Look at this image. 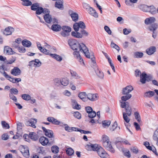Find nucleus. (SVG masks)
I'll return each mask as SVG.
<instances>
[{
  "label": "nucleus",
  "mask_w": 158,
  "mask_h": 158,
  "mask_svg": "<svg viewBox=\"0 0 158 158\" xmlns=\"http://www.w3.org/2000/svg\"><path fill=\"white\" fill-rule=\"evenodd\" d=\"M69 44L71 48L73 50L77 51L73 52V55L74 58L80 63L84 64V61L80 54L79 51L83 52L87 58L91 59L93 62L95 60V58L93 53H89L88 48L83 43H80L75 40H72L69 42Z\"/></svg>",
  "instance_id": "f257e3e1"
},
{
  "label": "nucleus",
  "mask_w": 158,
  "mask_h": 158,
  "mask_svg": "<svg viewBox=\"0 0 158 158\" xmlns=\"http://www.w3.org/2000/svg\"><path fill=\"white\" fill-rule=\"evenodd\" d=\"M73 28L76 32L73 31L71 33L72 35L74 37L77 38H81L82 35L87 36L88 33L84 29L85 28V26L84 23L80 21L78 23H75L73 25Z\"/></svg>",
  "instance_id": "f03ea898"
},
{
  "label": "nucleus",
  "mask_w": 158,
  "mask_h": 158,
  "mask_svg": "<svg viewBox=\"0 0 158 158\" xmlns=\"http://www.w3.org/2000/svg\"><path fill=\"white\" fill-rule=\"evenodd\" d=\"M102 142L103 146L107 150L112 153L115 152V150L112 147L111 142L110 141L109 137L106 135H103L102 136Z\"/></svg>",
  "instance_id": "7ed1b4c3"
},
{
  "label": "nucleus",
  "mask_w": 158,
  "mask_h": 158,
  "mask_svg": "<svg viewBox=\"0 0 158 158\" xmlns=\"http://www.w3.org/2000/svg\"><path fill=\"white\" fill-rule=\"evenodd\" d=\"M120 103L121 107L125 109L126 114H127L128 116H130L131 114L132 110L130 106L129 103L128 102H120Z\"/></svg>",
  "instance_id": "20e7f679"
},
{
  "label": "nucleus",
  "mask_w": 158,
  "mask_h": 158,
  "mask_svg": "<svg viewBox=\"0 0 158 158\" xmlns=\"http://www.w3.org/2000/svg\"><path fill=\"white\" fill-rule=\"evenodd\" d=\"M50 11L45 13L44 15V18L45 21L48 23H57V20L55 18H52L51 16L49 15Z\"/></svg>",
  "instance_id": "39448f33"
},
{
  "label": "nucleus",
  "mask_w": 158,
  "mask_h": 158,
  "mask_svg": "<svg viewBox=\"0 0 158 158\" xmlns=\"http://www.w3.org/2000/svg\"><path fill=\"white\" fill-rule=\"evenodd\" d=\"M97 153L98 155L102 158H109V155L105 151L104 149L100 146L97 150Z\"/></svg>",
  "instance_id": "423d86ee"
},
{
  "label": "nucleus",
  "mask_w": 158,
  "mask_h": 158,
  "mask_svg": "<svg viewBox=\"0 0 158 158\" xmlns=\"http://www.w3.org/2000/svg\"><path fill=\"white\" fill-rule=\"evenodd\" d=\"M20 149L23 156L26 158L29 156V151L27 146L21 145L20 147Z\"/></svg>",
  "instance_id": "0eeeda50"
},
{
  "label": "nucleus",
  "mask_w": 158,
  "mask_h": 158,
  "mask_svg": "<svg viewBox=\"0 0 158 158\" xmlns=\"http://www.w3.org/2000/svg\"><path fill=\"white\" fill-rule=\"evenodd\" d=\"M100 147L97 144H92L90 143L85 146V148L88 151H97V150Z\"/></svg>",
  "instance_id": "6e6552de"
},
{
  "label": "nucleus",
  "mask_w": 158,
  "mask_h": 158,
  "mask_svg": "<svg viewBox=\"0 0 158 158\" xmlns=\"http://www.w3.org/2000/svg\"><path fill=\"white\" fill-rule=\"evenodd\" d=\"M149 77L145 73H142L140 75V81L143 84H145L146 81H149L150 79Z\"/></svg>",
  "instance_id": "1a4fd4ad"
},
{
  "label": "nucleus",
  "mask_w": 158,
  "mask_h": 158,
  "mask_svg": "<svg viewBox=\"0 0 158 158\" xmlns=\"http://www.w3.org/2000/svg\"><path fill=\"white\" fill-rule=\"evenodd\" d=\"M37 123V120L35 119L31 118L28 121H26L25 124L27 126H30L33 128H35V124Z\"/></svg>",
  "instance_id": "9d476101"
},
{
  "label": "nucleus",
  "mask_w": 158,
  "mask_h": 158,
  "mask_svg": "<svg viewBox=\"0 0 158 158\" xmlns=\"http://www.w3.org/2000/svg\"><path fill=\"white\" fill-rule=\"evenodd\" d=\"M14 28L11 27H8L6 28L3 31V34L6 35H11L12 32L14 31Z\"/></svg>",
  "instance_id": "9b49d317"
},
{
  "label": "nucleus",
  "mask_w": 158,
  "mask_h": 158,
  "mask_svg": "<svg viewBox=\"0 0 158 158\" xmlns=\"http://www.w3.org/2000/svg\"><path fill=\"white\" fill-rule=\"evenodd\" d=\"M47 120L51 123L56 125H59L61 123L60 121L52 117H48L47 118Z\"/></svg>",
  "instance_id": "f8f14e48"
},
{
  "label": "nucleus",
  "mask_w": 158,
  "mask_h": 158,
  "mask_svg": "<svg viewBox=\"0 0 158 158\" xmlns=\"http://www.w3.org/2000/svg\"><path fill=\"white\" fill-rule=\"evenodd\" d=\"M24 136L27 137V138H30L33 140H36L38 138L37 135L34 132L30 133L29 135L25 134L24 135Z\"/></svg>",
  "instance_id": "ddd939ff"
},
{
  "label": "nucleus",
  "mask_w": 158,
  "mask_h": 158,
  "mask_svg": "<svg viewBox=\"0 0 158 158\" xmlns=\"http://www.w3.org/2000/svg\"><path fill=\"white\" fill-rule=\"evenodd\" d=\"M133 89V88L131 85H128L124 88L122 90V94L123 95L129 94Z\"/></svg>",
  "instance_id": "4468645a"
},
{
  "label": "nucleus",
  "mask_w": 158,
  "mask_h": 158,
  "mask_svg": "<svg viewBox=\"0 0 158 158\" xmlns=\"http://www.w3.org/2000/svg\"><path fill=\"white\" fill-rule=\"evenodd\" d=\"M42 128L46 136L49 138H51L53 136V133L52 130L47 129L44 127H42Z\"/></svg>",
  "instance_id": "2eb2a0df"
},
{
  "label": "nucleus",
  "mask_w": 158,
  "mask_h": 158,
  "mask_svg": "<svg viewBox=\"0 0 158 158\" xmlns=\"http://www.w3.org/2000/svg\"><path fill=\"white\" fill-rule=\"evenodd\" d=\"M86 9L87 10L89 13L91 15L95 18H97L98 17V13L96 12L95 10L92 8L88 6V7L86 8Z\"/></svg>",
  "instance_id": "dca6fc26"
},
{
  "label": "nucleus",
  "mask_w": 158,
  "mask_h": 158,
  "mask_svg": "<svg viewBox=\"0 0 158 158\" xmlns=\"http://www.w3.org/2000/svg\"><path fill=\"white\" fill-rule=\"evenodd\" d=\"M21 70L17 67H15L11 71V73L14 76H17L20 74Z\"/></svg>",
  "instance_id": "f3484780"
},
{
  "label": "nucleus",
  "mask_w": 158,
  "mask_h": 158,
  "mask_svg": "<svg viewBox=\"0 0 158 158\" xmlns=\"http://www.w3.org/2000/svg\"><path fill=\"white\" fill-rule=\"evenodd\" d=\"M56 1L55 5V7L60 9H63L64 8L63 0H56Z\"/></svg>",
  "instance_id": "a211bd4d"
},
{
  "label": "nucleus",
  "mask_w": 158,
  "mask_h": 158,
  "mask_svg": "<svg viewBox=\"0 0 158 158\" xmlns=\"http://www.w3.org/2000/svg\"><path fill=\"white\" fill-rule=\"evenodd\" d=\"M39 141L43 146L46 145L49 143L48 139L44 136L40 137L39 139Z\"/></svg>",
  "instance_id": "6ab92c4d"
},
{
  "label": "nucleus",
  "mask_w": 158,
  "mask_h": 158,
  "mask_svg": "<svg viewBox=\"0 0 158 158\" xmlns=\"http://www.w3.org/2000/svg\"><path fill=\"white\" fill-rule=\"evenodd\" d=\"M36 11V14L37 15H40L42 13L45 14L49 12V10L48 9L45 8L43 9L42 7L40 6Z\"/></svg>",
  "instance_id": "aec40b11"
},
{
  "label": "nucleus",
  "mask_w": 158,
  "mask_h": 158,
  "mask_svg": "<svg viewBox=\"0 0 158 158\" xmlns=\"http://www.w3.org/2000/svg\"><path fill=\"white\" fill-rule=\"evenodd\" d=\"M156 51V48L155 47L151 46L146 50V53L149 55L153 54Z\"/></svg>",
  "instance_id": "412c9836"
},
{
  "label": "nucleus",
  "mask_w": 158,
  "mask_h": 158,
  "mask_svg": "<svg viewBox=\"0 0 158 158\" xmlns=\"http://www.w3.org/2000/svg\"><path fill=\"white\" fill-rule=\"evenodd\" d=\"M69 14L70 15L73 21L76 22L78 20V16L77 14L73 12L72 10H71L69 11Z\"/></svg>",
  "instance_id": "4be33fe9"
},
{
  "label": "nucleus",
  "mask_w": 158,
  "mask_h": 158,
  "mask_svg": "<svg viewBox=\"0 0 158 158\" xmlns=\"http://www.w3.org/2000/svg\"><path fill=\"white\" fill-rule=\"evenodd\" d=\"M37 46L38 49L41 52H43L46 55H49L50 54V51L44 48L41 46V44H37Z\"/></svg>",
  "instance_id": "5701e85b"
},
{
  "label": "nucleus",
  "mask_w": 158,
  "mask_h": 158,
  "mask_svg": "<svg viewBox=\"0 0 158 158\" xmlns=\"http://www.w3.org/2000/svg\"><path fill=\"white\" fill-rule=\"evenodd\" d=\"M87 99L92 101H94L98 99L97 95L96 94H89L87 95Z\"/></svg>",
  "instance_id": "b1692460"
},
{
  "label": "nucleus",
  "mask_w": 158,
  "mask_h": 158,
  "mask_svg": "<svg viewBox=\"0 0 158 158\" xmlns=\"http://www.w3.org/2000/svg\"><path fill=\"white\" fill-rule=\"evenodd\" d=\"M87 95L85 92H81L79 94L78 96L79 98L82 100L83 101L85 102L87 100Z\"/></svg>",
  "instance_id": "393cba45"
},
{
  "label": "nucleus",
  "mask_w": 158,
  "mask_h": 158,
  "mask_svg": "<svg viewBox=\"0 0 158 158\" xmlns=\"http://www.w3.org/2000/svg\"><path fill=\"white\" fill-rule=\"evenodd\" d=\"M4 52L8 55L14 54V52L12 49L8 46H5L4 48Z\"/></svg>",
  "instance_id": "a878e982"
},
{
  "label": "nucleus",
  "mask_w": 158,
  "mask_h": 158,
  "mask_svg": "<svg viewBox=\"0 0 158 158\" xmlns=\"http://www.w3.org/2000/svg\"><path fill=\"white\" fill-rule=\"evenodd\" d=\"M155 21V19L153 17H150L146 18L145 20V23L146 24H148L154 23Z\"/></svg>",
  "instance_id": "bb28decb"
},
{
  "label": "nucleus",
  "mask_w": 158,
  "mask_h": 158,
  "mask_svg": "<svg viewBox=\"0 0 158 158\" xmlns=\"http://www.w3.org/2000/svg\"><path fill=\"white\" fill-rule=\"evenodd\" d=\"M3 76L7 79L9 80L10 82L13 83H15V78L11 77L9 75L7 74L6 72L4 71L3 73Z\"/></svg>",
  "instance_id": "cd10ccee"
},
{
  "label": "nucleus",
  "mask_w": 158,
  "mask_h": 158,
  "mask_svg": "<svg viewBox=\"0 0 158 158\" xmlns=\"http://www.w3.org/2000/svg\"><path fill=\"white\" fill-rule=\"evenodd\" d=\"M22 43L23 46L27 47H30L31 44V42L27 40H23Z\"/></svg>",
  "instance_id": "c85d7f7f"
},
{
  "label": "nucleus",
  "mask_w": 158,
  "mask_h": 158,
  "mask_svg": "<svg viewBox=\"0 0 158 158\" xmlns=\"http://www.w3.org/2000/svg\"><path fill=\"white\" fill-rule=\"evenodd\" d=\"M61 27L58 24H53L51 27L52 29L54 31H58L61 30Z\"/></svg>",
  "instance_id": "c756f323"
},
{
  "label": "nucleus",
  "mask_w": 158,
  "mask_h": 158,
  "mask_svg": "<svg viewBox=\"0 0 158 158\" xmlns=\"http://www.w3.org/2000/svg\"><path fill=\"white\" fill-rule=\"evenodd\" d=\"M52 58L56 59L57 60L60 61L62 60V58L60 56L56 54H49Z\"/></svg>",
  "instance_id": "7c9ffc66"
},
{
  "label": "nucleus",
  "mask_w": 158,
  "mask_h": 158,
  "mask_svg": "<svg viewBox=\"0 0 158 158\" xmlns=\"http://www.w3.org/2000/svg\"><path fill=\"white\" fill-rule=\"evenodd\" d=\"M143 56V53L141 52H136L134 53V57L135 58H141Z\"/></svg>",
  "instance_id": "2f4dec72"
},
{
  "label": "nucleus",
  "mask_w": 158,
  "mask_h": 158,
  "mask_svg": "<svg viewBox=\"0 0 158 158\" xmlns=\"http://www.w3.org/2000/svg\"><path fill=\"white\" fill-rule=\"evenodd\" d=\"M157 25L156 23H153L151 25L148 27V29L151 31H155L157 29Z\"/></svg>",
  "instance_id": "473e14b6"
},
{
  "label": "nucleus",
  "mask_w": 158,
  "mask_h": 158,
  "mask_svg": "<svg viewBox=\"0 0 158 158\" xmlns=\"http://www.w3.org/2000/svg\"><path fill=\"white\" fill-rule=\"evenodd\" d=\"M149 6L145 5H141L140 6V8L144 12H148L149 10Z\"/></svg>",
  "instance_id": "72a5a7b5"
},
{
  "label": "nucleus",
  "mask_w": 158,
  "mask_h": 158,
  "mask_svg": "<svg viewBox=\"0 0 158 158\" xmlns=\"http://www.w3.org/2000/svg\"><path fill=\"white\" fill-rule=\"evenodd\" d=\"M126 95L123 96L121 97V99L123 102H126V101L130 99L132 96L131 94H125Z\"/></svg>",
  "instance_id": "f704fd0d"
},
{
  "label": "nucleus",
  "mask_w": 158,
  "mask_h": 158,
  "mask_svg": "<svg viewBox=\"0 0 158 158\" xmlns=\"http://www.w3.org/2000/svg\"><path fill=\"white\" fill-rule=\"evenodd\" d=\"M15 47L17 48L19 52L20 53H24L26 51L25 48L23 47H19V45H15Z\"/></svg>",
  "instance_id": "c9c22d12"
},
{
  "label": "nucleus",
  "mask_w": 158,
  "mask_h": 158,
  "mask_svg": "<svg viewBox=\"0 0 158 158\" xmlns=\"http://www.w3.org/2000/svg\"><path fill=\"white\" fill-rule=\"evenodd\" d=\"M69 81L67 78L62 79L60 81L61 84L64 86H67L69 83Z\"/></svg>",
  "instance_id": "e433bc0d"
},
{
  "label": "nucleus",
  "mask_w": 158,
  "mask_h": 158,
  "mask_svg": "<svg viewBox=\"0 0 158 158\" xmlns=\"http://www.w3.org/2000/svg\"><path fill=\"white\" fill-rule=\"evenodd\" d=\"M149 10L148 12L151 13L152 14H154L156 13V9L153 6H149Z\"/></svg>",
  "instance_id": "4c0bfd02"
},
{
  "label": "nucleus",
  "mask_w": 158,
  "mask_h": 158,
  "mask_svg": "<svg viewBox=\"0 0 158 158\" xmlns=\"http://www.w3.org/2000/svg\"><path fill=\"white\" fill-rule=\"evenodd\" d=\"M66 154L69 156H71L73 154L74 151L73 149L71 148H67L66 150Z\"/></svg>",
  "instance_id": "58836bf2"
},
{
  "label": "nucleus",
  "mask_w": 158,
  "mask_h": 158,
  "mask_svg": "<svg viewBox=\"0 0 158 158\" xmlns=\"http://www.w3.org/2000/svg\"><path fill=\"white\" fill-rule=\"evenodd\" d=\"M52 152L54 153H57L59 152V148L57 146H53L51 148Z\"/></svg>",
  "instance_id": "ea45409f"
},
{
  "label": "nucleus",
  "mask_w": 158,
  "mask_h": 158,
  "mask_svg": "<svg viewBox=\"0 0 158 158\" xmlns=\"http://www.w3.org/2000/svg\"><path fill=\"white\" fill-rule=\"evenodd\" d=\"M155 94L154 91H149L146 92L145 94V96L147 97L150 98L153 96Z\"/></svg>",
  "instance_id": "a19ab883"
},
{
  "label": "nucleus",
  "mask_w": 158,
  "mask_h": 158,
  "mask_svg": "<svg viewBox=\"0 0 158 158\" xmlns=\"http://www.w3.org/2000/svg\"><path fill=\"white\" fill-rule=\"evenodd\" d=\"M134 114L135 119L139 123H140L141 122V120L139 112L137 111H136L135 112Z\"/></svg>",
  "instance_id": "79ce46f5"
},
{
  "label": "nucleus",
  "mask_w": 158,
  "mask_h": 158,
  "mask_svg": "<svg viewBox=\"0 0 158 158\" xmlns=\"http://www.w3.org/2000/svg\"><path fill=\"white\" fill-rule=\"evenodd\" d=\"M123 118L125 122L127 123H128L130 121V119L129 117H128L127 114H126L125 112H123Z\"/></svg>",
  "instance_id": "37998d69"
},
{
  "label": "nucleus",
  "mask_w": 158,
  "mask_h": 158,
  "mask_svg": "<svg viewBox=\"0 0 158 158\" xmlns=\"http://www.w3.org/2000/svg\"><path fill=\"white\" fill-rule=\"evenodd\" d=\"M23 1L22 4L24 6H29L31 4V2L29 0H21Z\"/></svg>",
  "instance_id": "c03bdc74"
},
{
  "label": "nucleus",
  "mask_w": 158,
  "mask_h": 158,
  "mask_svg": "<svg viewBox=\"0 0 158 158\" xmlns=\"http://www.w3.org/2000/svg\"><path fill=\"white\" fill-rule=\"evenodd\" d=\"M21 97L23 99L27 101H28L30 100L31 98L30 95L26 94H24L22 95Z\"/></svg>",
  "instance_id": "a18cd8bd"
},
{
  "label": "nucleus",
  "mask_w": 158,
  "mask_h": 158,
  "mask_svg": "<svg viewBox=\"0 0 158 158\" xmlns=\"http://www.w3.org/2000/svg\"><path fill=\"white\" fill-rule=\"evenodd\" d=\"M63 31H65L69 34L71 31V28L68 26H63L62 28Z\"/></svg>",
  "instance_id": "49530a36"
},
{
  "label": "nucleus",
  "mask_w": 158,
  "mask_h": 158,
  "mask_svg": "<svg viewBox=\"0 0 158 158\" xmlns=\"http://www.w3.org/2000/svg\"><path fill=\"white\" fill-rule=\"evenodd\" d=\"M110 124V121L104 120L102 122V126L104 127H108Z\"/></svg>",
  "instance_id": "de8ad7c7"
},
{
  "label": "nucleus",
  "mask_w": 158,
  "mask_h": 158,
  "mask_svg": "<svg viewBox=\"0 0 158 158\" xmlns=\"http://www.w3.org/2000/svg\"><path fill=\"white\" fill-rule=\"evenodd\" d=\"M39 4L37 3H35L33 4L31 7V10H36L39 7Z\"/></svg>",
  "instance_id": "09e8293b"
},
{
  "label": "nucleus",
  "mask_w": 158,
  "mask_h": 158,
  "mask_svg": "<svg viewBox=\"0 0 158 158\" xmlns=\"http://www.w3.org/2000/svg\"><path fill=\"white\" fill-rule=\"evenodd\" d=\"M122 143L125 144H128L129 145H131L130 143L127 140H125V141H122V142H118L116 143L117 146V147L119 145H121Z\"/></svg>",
  "instance_id": "8fccbe9b"
},
{
  "label": "nucleus",
  "mask_w": 158,
  "mask_h": 158,
  "mask_svg": "<svg viewBox=\"0 0 158 158\" xmlns=\"http://www.w3.org/2000/svg\"><path fill=\"white\" fill-rule=\"evenodd\" d=\"M2 127L5 129H9L10 128L9 125L5 121H2Z\"/></svg>",
  "instance_id": "3c124183"
},
{
  "label": "nucleus",
  "mask_w": 158,
  "mask_h": 158,
  "mask_svg": "<svg viewBox=\"0 0 158 158\" xmlns=\"http://www.w3.org/2000/svg\"><path fill=\"white\" fill-rule=\"evenodd\" d=\"M70 73L72 76L74 78H78L79 77L78 74L75 72L71 70L70 71Z\"/></svg>",
  "instance_id": "603ef678"
},
{
  "label": "nucleus",
  "mask_w": 158,
  "mask_h": 158,
  "mask_svg": "<svg viewBox=\"0 0 158 158\" xmlns=\"http://www.w3.org/2000/svg\"><path fill=\"white\" fill-rule=\"evenodd\" d=\"M124 155L128 158H130L131 156L130 152L129 150L126 152H125V149L124 148L122 149Z\"/></svg>",
  "instance_id": "864d4df0"
},
{
  "label": "nucleus",
  "mask_w": 158,
  "mask_h": 158,
  "mask_svg": "<svg viewBox=\"0 0 158 158\" xmlns=\"http://www.w3.org/2000/svg\"><path fill=\"white\" fill-rule=\"evenodd\" d=\"M96 115V112L93 110L88 114V116L90 118H93Z\"/></svg>",
  "instance_id": "5fc2aeb1"
},
{
  "label": "nucleus",
  "mask_w": 158,
  "mask_h": 158,
  "mask_svg": "<svg viewBox=\"0 0 158 158\" xmlns=\"http://www.w3.org/2000/svg\"><path fill=\"white\" fill-rule=\"evenodd\" d=\"M117 123L116 122H114L110 127V130L111 131H114L117 128Z\"/></svg>",
  "instance_id": "6e6d98bb"
},
{
  "label": "nucleus",
  "mask_w": 158,
  "mask_h": 158,
  "mask_svg": "<svg viewBox=\"0 0 158 158\" xmlns=\"http://www.w3.org/2000/svg\"><path fill=\"white\" fill-rule=\"evenodd\" d=\"M74 116L78 119H80L81 118V115L78 112H75L74 114Z\"/></svg>",
  "instance_id": "4d7b16f0"
},
{
  "label": "nucleus",
  "mask_w": 158,
  "mask_h": 158,
  "mask_svg": "<svg viewBox=\"0 0 158 158\" xmlns=\"http://www.w3.org/2000/svg\"><path fill=\"white\" fill-rule=\"evenodd\" d=\"M131 151L133 153L137 154L139 152L138 148L136 147H133L130 148Z\"/></svg>",
  "instance_id": "13d9d810"
},
{
  "label": "nucleus",
  "mask_w": 158,
  "mask_h": 158,
  "mask_svg": "<svg viewBox=\"0 0 158 158\" xmlns=\"http://www.w3.org/2000/svg\"><path fill=\"white\" fill-rule=\"evenodd\" d=\"M15 60L16 59L15 58L12 57L10 59L6 62V64H11L13 63L14 62Z\"/></svg>",
  "instance_id": "bf43d9fd"
},
{
  "label": "nucleus",
  "mask_w": 158,
  "mask_h": 158,
  "mask_svg": "<svg viewBox=\"0 0 158 158\" xmlns=\"http://www.w3.org/2000/svg\"><path fill=\"white\" fill-rule=\"evenodd\" d=\"M143 144L148 149L150 150H152V147L149 146V143L147 141H146L144 142Z\"/></svg>",
  "instance_id": "052dcab7"
},
{
  "label": "nucleus",
  "mask_w": 158,
  "mask_h": 158,
  "mask_svg": "<svg viewBox=\"0 0 158 158\" xmlns=\"http://www.w3.org/2000/svg\"><path fill=\"white\" fill-rule=\"evenodd\" d=\"M97 74L98 76L101 78H103L104 77V74L103 73L101 72L100 70H98L97 71Z\"/></svg>",
  "instance_id": "680f3d73"
},
{
  "label": "nucleus",
  "mask_w": 158,
  "mask_h": 158,
  "mask_svg": "<svg viewBox=\"0 0 158 158\" xmlns=\"http://www.w3.org/2000/svg\"><path fill=\"white\" fill-rule=\"evenodd\" d=\"M34 62H35L34 63L36 67H39L41 65V63L38 59H35Z\"/></svg>",
  "instance_id": "e2e57ef3"
},
{
  "label": "nucleus",
  "mask_w": 158,
  "mask_h": 158,
  "mask_svg": "<svg viewBox=\"0 0 158 158\" xmlns=\"http://www.w3.org/2000/svg\"><path fill=\"white\" fill-rule=\"evenodd\" d=\"M77 131L80 132L81 133L84 134H91L92 133L90 131H85L82 130H78Z\"/></svg>",
  "instance_id": "0e129e2a"
},
{
  "label": "nucleus",
  "mask_w": 158,
  "mask_h": 158,
  "mask_svg": "<svg viewBox=\"0 0 158 158\" xmlns=\"http://www.w3.org/2000/svg\"><path fill=\"white\" fill-rule=\"evenodd\" d=\"M104 29L109 34H111V31L110 30V28L107 26H105L104 27Z\"/></svg>",
  "instance_id": "69168bd1"
},
{
  "label": "nucleus",
  "mask_w": 158,
  "mask_h": 158,
  "mask_svg": "<svg viewBox=\"0 0 158 158\" xmlns=\"http://www.w3.org/2000/svg\"><path fill=\"white\" fill-rule=\"evenodd\" d=\"M10 97V99L14 101L15 102L17 101L16 97L14 96L12 94H10L9 95Z\"/></svg>",
  "instance_id": "338daca9"
},
{
  "label": "nucleus",
  "mask_w": 158,
  "mask_h": 158,
  "mask_svg": "<svg viewBox=\"0 0 158 158\" xmlns=\"http://www.w3.org/2000/svg\"><path fill=\"white\" fill-rule=\"evenodd\" d=\"M134 125L136 130L138 131L140 129V127L139 124L136 122H134Z\"/></svg>",
  "instance_id": "774afa93"
}]
</instances>
